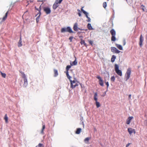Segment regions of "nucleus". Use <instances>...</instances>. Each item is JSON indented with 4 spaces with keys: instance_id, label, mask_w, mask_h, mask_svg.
<instances>
[{
    "instance_id": "29",
    "label": "nucleus",
    "mask_w": 147,
    "mask_h": 147,
    "mask_svg": "<svg viewBox=\"0 0 147 147\" xmlns=\"http://www.w3.org/2000/svg\"><path fill=\"white\" fill-rule=\"evenodd\" d=\"M84 7H82V8H81V11L83 13L85 14V15H86L87 14H88V13L86 11H85L83 9Z\"/></svg>"
},
{
    "instance_id": "3",
    "label": "nucleus",
    "mask_w": 147,
    "mask_h": 147,
    "mask_svg": "<svg viewBox=\"0 0 147 147\" xmlns=\"http://www.w3.org/2000/svg\"><path fill=\"white\" fill-rule=\"evenodd\" d=\"M131 69L130 68H128L125 75V78L126 81H127L130 77L131 74Z\"/></svg>"
},
{
    "instance_id": "11",
    "label": "nucleus",
    "mask_w": 147,
    "mask_h": 147,
    "mask_svg": "<svg viewBox=\"0 0 147 147\" xmlns=\"http://www.w3.org/2000/svg\"><path fill=\"white\" fill-rule=\"evenodd\" d=\"M44 11L46 13V14H48L51 12V10L50 8L48 7H45L43 9Z\"/></svg>"
},
{
    "instance_id": "52",
    "label": "nucleus",
    "mask_w": 147,
    "mask_h": 147,
    "mask_svg": "<svg viewBox=\"0 0 147 147\" xmlns=\"http://www.w3.org/2000/svg\"><path fill=\"white\" fill-rule=\"evenodd\" d=\"M126 1H127V0H125Z\"/></svg>"
},
{
    "instance_id": "21",
    "label": "nucleus",
    "mask_w": 147,
    "mask_h": 147,
    "mask_svg": "<svg viewBox=\"0 0 147 147\" xmlns=\"http://www.w3.org/2000/svg\"><path fill=\"white\" fill-rule=\"evenodd\" d=\"M82 131V129L80 128H78L77 129L76 133L77 134H79Z\"/></svg>"
},
{
    "instance_id": "36",
    "label": "nucleus",
    "mask_w": 147,
    "mask_h": 147,
    "mask_svg": "<svg viewBox=\"0 0 147 147\" xmlns=\"http://www.w3.org/2000/svg\"><path fill=\"white\" fill-rule=\"evenodd\" d=\"M33 1V0H27V2L28 3V4H29V3H32Z\"/></svg>"
},
{
    "instance_id": "26",
    "label": "nucleus",
    "mask_w": 147,
    "mask_h": 147,
    "mask_svg": "<svg viewBox=\"0 0 147 147\" xmlns=\"http://www.w3.org/2000/svg\"><path fill=\"white\" fill-rule=\"evenodd\" d=\"M80 43L82 45L84 44V45L86 47H87V45L86 43H85L84 40L82 39L81 40Z\"/></svg>"
},
{
    "instance_id": "13",
    "label": "nucleus",
    "mask_w": 147,
    "mask_h": 147,
    "mask_svg": "<svg viewBox=\"0 0 147 147\" xmlns=\"http://www.w3.org/2000/svg\"><path fill=\"white\" fill-rule=\"evenodd\" d=\"M127 131L129 134L131 135L132 133H134V134L136 133L135 129H132L131 128H129L127 129Z\"/></svg>"
},
{
    "instance_id": "39",
    "label": "nucleus",
    "mask_w": 147,
    "mask_h": 147,
    "mask_svg": "<svg viewBox=\"0 0 147 147\" xmlns=\"http://www.w3.org/2000/svg\"><path fill=\"white\" fill-rule=\"evenodd\" d=\"M74 37L73 36H70L69 38V39L70 40V41L71 42L72 41V39Z\"/></svg>"
},
{
    "instance_id": "16",
    "label": "nucleus",
    "mask_w": 147,
    "mask_h": 147,
    "mask_svg": "<svg viewBox=\"0 0 147 147\" xmlns=\"http://www.w3.org/2000/svg\"><path fill=\"white\" fill-rule=\"evenodd\" d=\"M8 11H7L5 13V16L2 18H0V20H1L2 22L4 21L7 19L8 15Z\"/></svg>"
},
{
    "instance_id": "10",
    "label": "nucleus",
    "mask_w": 147,
    "mask_h": 147,
    "mask_svg": "<svg viewBox=\"0 0 147 147\" xmlns=\"http://www.w3.org/2000/svg\"><path fill=\"white\" fill-rule=\"evenodd\" d=\"M111 51L112 52L116 53H119L120 51L118 50L116 48L114 47H111Z\"/></svg>"
},
{
    "instance_id": "2",
    "label": "nucleus",
    "mask_w": 147,
    "mask_h": 147,
    "mask_svg": "<svg viewBox=\"0 0 147 147\" xmlns=\"http://www.w3.org/2000/svg\"><path fill=\"white\" fill-rule=\"evenodd\" d=\"M61 33L68 32L70 33H73L70 27H67V28H63L61 29Z\"/></svg>"
},
{
    "instance_id": "17",
    "label": "nucleus",
    "mask_w": 147,
    "mask_h": 147,
    "mask_svg": "<svg viewBox=\"0 0 147 147\" xmlns=\"http://www.w3.org/2000/svg\"><path fill=\"white\" fill-rule=\"evenodd\" d=\"M22 38L21 36H20V39L18 43V46L19 47H21L22 46Z\"/></svg>"
},
{
    "instance_id": "18",
    "label": "nucleus",
    "mask_w": 147,
    "mask_h": 147,
    "mask_svg": "<svg viewBox=\"0 0 147 147\" xmlns=\"http://www.w3.org/2000/svg\"><path fill=\"white\" fill-rule=\"evenodd\" d=\"M75 58H76L75 60L74 61H73L72 63L70 62V65L71 66H73V65H77V62L76 61V57H75Z\"/></svg>"
},
{
    "instance_id": "28",
    "label": "nucleus",
    "mask_w": 147,
    "mask_h": 147,
    "mask_svg": "<svg viewBox=\"0 0 147 147\" xmlns=\"http://www.w3.org/2000/svg\"><path fill=\"white\" fill-rule=\"evenodd\" d=\"M0 72L2 77L4 78H5L6 76V74L5 73H2L1 71H0Z\"/></svg>"
},
{
    "instance_id": "30",
    "label": "nucleus",
    "mask_w": 147,
    "mask_h": 147,
    "mask_svg": "<svg viewBox=\"0 0 147 147\" xmlns=\"http://www.w3.org/2000/svg\"><path fill=\"white\" fill-rule=\"evenodd\" d=\"M62 1L63 0H56L55 2L58 4L61 3Z\"/></svg>"
},
{
    "instance_id": "25",
    "label": "nucleus",
    "mask_w": 147,
    "mask_h": 147,
    "mask_svg": "<svg viewBox=\"0 0 147 147\" xmlns=\"http://www.w3.org/2000/svg\"><path fill=\"white\" fill-rule=\"evenodd\" d=\"M91 138L87 137L84 140V141L86 143H87L88 142L89 140Z\"/></svg>"
},
{
    "instance_id": "7",
    "label": "nucleus",
    "mask_w": 147,
    "mask_h": 147,
    "mask_svg": "<svg viewBox=\"0 0 147 147\" xmlns=\"http://www.w3.org/2000/svg\"><path fill=\"white\" fill-rule=\"evenodd\" d=\"M71 65H67V66L66 67V76L67 78L69 79L70 80V78H71V77L69 76V74H68V71L69 69L71 68Z\"/></svg>"
},
{
    "instance_id": "37",
    "label": "nucleus",
    "mask_w": 147,
    "mask_h": 147,
    "mask_svg": "<svg viewBox=\"0 0 147 147\" xmlns=\"http://www.w3.org/2000/svg\"><path fill=\"white\" fill-rule=\"evenodd\" d=\"M40 14L39 16H38L36 19V22L37 23L38 21H39V16H40Z\"/></svg>"
},
{
    "instance_id": "33",
    "label": "nucleus",
    "mask_w": 147,
    "mask_h": 147,
    "mask_svg": "<svg viewBox=\"0 0 147 147\" xmlns=\"http://www.w3.org/2000/svg\"><path fill=\"white\" fill-rule=\"evenodd\" d=\"M4 119L5 120L6 123H7L8 121V117L7 116V115H5L4 117Z\"/></svg>"
},
{
    "instance_id": "12",
    "label": "nucleus",
    "mask_w": 147,
    "mask_h": 147,
    "mask_svg": "<svg viewBox=\"0 0 147 147\" xmlns=\"http://www.w3.org/2000/svg\"><path fill=\"white\" fill-rule=\"evenodd\" d=\"M143 41V38L142 34H141L140 38L139 45L140 47L142 46V43Z\"/></svg>"
},
{
    "instance_id": "42",
    "label": "nucleus",
    "mask_w": 147,
    "mask_h": 147,
    "mask_svg": "<svg viewBox=\"0 0 147 147\" xmlns=\"http://www.w3.org/2000/svg\"><path fill=\"white\" fill-rule=\"evenodd\" d=\"M126 44V41L125 40H123V45H125Z\"/></svg>"
},
{
    "instance_id": "1",
    "label": "nucleus",
    "mask_w": 147,
    "mask_h": 147,
    "mask_svg": "<svg viewBox=\"0 0 147 147\" xmlns=\"http://www.w3.org/2000/svg\"><path fill=\"white\" fill-rule=\"evenodd\" d=\"M70 82L71 88H75L77 86H78L79 83L78 82H77L75 80L72 81L71 80V78L69 80Z\"/></svg>"
},
{
    "instance_id": "4",
    "label": "nucleus",
    "mask_w": 147,
    "mask_h": 147,
    "mask_svg": "<svg viewBox=\"0 0 147 147\" xmlns=\"http://www.w3.org/2000/svg\"><path fill=\"white\" fill-rule=\"evenodd\" d=\"M115 69L116 72L118 75L120 76H122V71L121 70L119 69V67L117 64L115 65Z\"/></svg>"
},
{
    "instance_id": "46",
    "label": "nucleus",
    "mask_w": 147,
    "mask_h": 147,
    "mask_svg": "<svg viewBox=\"0 0 147 147\" xmlns=\"http://www.w3.org/2000/svg\"><path fill=\"white\" fill-rule=\"evenodd\" d=\"M35 9L36 10L39 11V9L38 8H37L36 7H35Z\"/></svg>"
},
{
    "instance_id": "34",
    "label": "nucleus",
    "mask_w": 147,
    "mask_h": 147,
    "mask_svg": "<svg viewBox=\"0 0 147 147\" xmlns=\"http://www.w3.org/2000/svg\"><path fill=\"white\" fill-rule=\"evenodd\" d=\"M103 6L104 8H105L107 7V3L106 2H104L103 3Z\"/></svg>"
},
{
    "instance_id": "49",
    "label": "nucleus",
    "mask_w": 147,
    "mask_h": 147,
    "mask_svg": "<svg viewBox=\"0 0 147 147\" xmlns=\"http://www.w3.org/2000/svg\"><path fill=\"white\" fill-rule=\"evenodd\" d=\"M142 9L143 11H144V8H142Z\"/></svg>"
},
{
    "instance_id": "24",
    "label": "nucleus",
    "mask_w": 147,
    "mask_h": 147,
    "mask_svg": "<svg viewBox=\"0 0 147 147\" xmlns=\"http://www.w3.org/2000/svg\"><path fill=\"white\" fill-rule=\"evenodd\" d=\"M87 28L89 30H91L93 29L90 24L88 23L87 25Z\"/></svg>"
},
{
    "instance_id": "15",
    "label": "nucleus",
    "mask_w": 147,
    "mask_h": 147,
    "mask_svg": "<svg viewBox=\"0 0 147 147\" xmlns=\"http://www.w3.org/2000/svg\"><path fill=\"white\" fill-rule=\"evenodd\" d=\"M133 118V117L132 116L129 117H128L126 120V123L127 124H129L131 120Z\"/></svg>"
},
{
    "instance_id": "5",
    "label": "nucleus",
    "mask_w": 147,
    "mask_h": 147,
    "mask_svg": "<svg viewBox=\"0 0 147 147\" xmlns=\"http://www.w3.org/2000/svg\"><path fill=\"white\" fill-rule=\"evenodd\" d=\"M97 93L96 92L94 95V99L96 101V105L97 108H98L100 106V102H98Z\"/></svg>"
},
{
    "instance_id": "23",
    "label": "nucleus",
    "mask_w": 147,
    "mask_h": 147,
    "mask_svg": "<svg viewBox=\"0 0 147 147\" xmlns=\"http://www.w3.org/2000/svg\"><path fill=\"white\" fill-rule=\"evenodd\" d=\"M116 56L114 55H113L112 56V57L111 59V62H113L115 61V59H116Z\"/></svg>"
},
{
    "instance_id": "40",
    "label": "nucleus",
    "mask_w": 147,
    "mask_h": 147,
    "mask_svg": "<svg viewBox=\"0 0 147 147\" xmlns=\"http://www.w3.org/2000/svg\"><path fill=\"white\" fill-rule=\"evenodd\" d=\"M41 10V5H40L39 7V13H40V14H41L40 11Z\"/></svg>"
},
{
    "instance_id": "47",
    "label": "nucleus",
    "mask_w": 147,
    "mask_h": 147,
    "mask_svg": "<svg viewBox=\"0 0 147 147\" xmlns=\"http://www.w3.org/2000/svg\"><path fill=\"white\" fill-rule=\"evenodd\" d=\"M78 14L79 16L80 17V16H81V14L80 13H78Z\"/></svg>"
},
{
    "instance_id": "31",
    "label": "nucleus",
    "mask_w": 147,
    "mask_h": 147,
    "mask_svg": "<svg viewBox=\"0 0 147 147\" xmlns=\"http://www.w3.org/2000/svg\"><path fill=\"white\" fill-rule=\"evenodd\" d=\"M86 15V17L88 19V20H87V21L88 22H90L91 20H90V18L88 17V14H87L86 15Z\"/></svg>"
},
{
    "instance_id": "20",
    "label": "nucleus",
    "mask_w": 147,
    "mask_h": 147,
    "mask_svg": "<svg viewBox=\"0 0 147 147\" xmlns=\"http://www.w3.org/2000/svg\"><path fill=\"white\" fill-rule=\"evenodd\" d=\"M59 6L58 4L57 3L55 2L54 4L53 5V8L54 9H55Z\"/></svg>"
},
{
    "instance_id": "43",
    "label": "nucleus",
    "mask_w": 147,
    "mask_h": 147,
    "mask_svg": "<svg viewBox=\"0 0 147 147\" xmlns=\"http://www.w3.org/2000/svg\"><path fill=\"white\" fill-rule=\"evenodd\" d=\"M20 72L22 74V77L23 76V74H25L24 72H22V71H20Z\"/></svg>"
},
{
    "instance_id": "38",
    "label": "nucleus",
    "mask_w": 147,
    "mask_h": 147,
    "mask_svg": "<svg viewBox=\"0 0 147 147\" xmlns=\"http://www.w3.org/2000/svg\"><path fill=\"white\" fill-rule=\"evenodd\" d=\"M42 145V144L39 143L38 146H36V147H41Z\"/></svg>"
},
{
    "instance_id": "35",
    "label": "nucleus",
    "mask_w": 147,
    "mask_h": 147,
    "mask_svg": "<svg viewBox=\"0 0 147 147\" xmlns=\"http://www.w3.org/2000/svg\"><path fill=\"white\" fill-rule=\"evenodd\" d=\"M88 42L89 43V44L91 45H93V41L91 40H88Z\"/></svg>"
},
{
    "instance_id": "22",
    "label": "nucleus",
    "mask_w": 147,
    "mask_h": 147,
    "mask_svg": "<svg viewBox=\"0 0 147 147\" xmlns=\"http://www.w3.org/2000/svg\"><path fill=\"white\" fill-rule=\"evenodd\" d=\"M54 76L55 77H56L58 75L57 70L56 69H54Z\"/></svg>"
},
{
    "instance_id": "8",
    "label": "nucleus",
    "mask_w": 147,
    "mask_h": 147,
    "mask_svg": "<svg viewBox=\"0 0 147 147\" xmlns=\"http://www.w3.org/2000/svg\"><path fill=\"white\" fill-rule=\"evenodd\" d=\"M96 78L99 80V84L101 86H104V83L102 80L101 78L99 76H97Z\"/></svg>"
},
{
    "instance_id": "14",
    "label": "nucleus",
    "mask_w": 147,
    "mask_h": 147,
    "mask_svg": "<svg viewBox=\"0 0 147 147\" xmlns=\"http://www.w3.org/2000/svg\"><path fill=\"white\" fill-rule=\"evenodd\" d=\"M78 24L77 23H76L74 24V26L73 27V28L74 30L75 31H77L78 30H81V29L80 28H78Z\"/></svg>"
},
{
    "instance_id": "50",
    "label": "nucleus",
    "mask_w": 147,
    "mask_h": 147,
    "mask_svg": "<svg viewBox=\"0 0 147 147\" xmlns=\"http://www.w3.org/2000/svg\"><path fill=\"white\" fill-rule=\"evenodd\" d=\"M37 1H38H38H41V2H42V1H38V0Z\"/></svg>"
},
{
    "instance_id": "48",
    "label": "nucleus",
    "mask_w": 147,
    "mask_h": 147,
    "mask_svg": "<svg viewBox=\"0 0 147 147\" xmlns=\"http://www.w3.org/2000/svg\"><path fill=\"white\" fill-rule=\"evenodd\" d=\"M141 6L143 7H145L144 6V5H141Z\"/></svg>"
},
{
    "instance_id": "19",
    "label": "nucleus",
    "mask_w": 147,
    "mask_h": 147,
    "mask_svg": "<svg viewBox=\"0 0 147 147\" xmlns=\"http://www.w3.org/2000/svg\"><path fill=\"white\" fill-rule=\"evenodd\" d=\"M115 45L117 48H118L120 50H123L122 47L121 45L118 44H116Z\"/></svg>"
},
{
    "instance_id": "51",
    "label": "nucleus",
    "mask_w": 147,
    "mask_h": 147,
    "mask_svg": "<svg viewBox=\"0 0 147 147\" xmlns=\"http://www.w3.org/2000/svg\"><path fill=\"white\" fill-rule=\"evenodd\" d=\"M78 11H80V10L78 9Z\"/></svg>"
},
{
    "instance_id": "44",
    "label": "nucleus",
    "mask_w": 147,
    "mask_h": 147,
    "mask_svg": "<svg viewBox=\"0 0 147 147\" xmlns=\"http://www.w3.org/2000/svg\"><path fill=\"white\" fill-rule=\"evenodd\" d=\"M130 144V143H128L126 145V147H128L129 146Z\"/></svg>"
},
{
    "instance_id": "6",
    "label": "nucleus",
    "mask_w": 147,
    "mask_h": 147,
    "mask_svg": "<svg viewBox=\"0 0 147 147\" xmlns=\"http://www.w3.org/2000/svg\"><path fill=\"white\" fill-rule=\"evenodd\" d=\"M110 33L112 35L111 40L112 41H115L116 40V39L115 37L116 35V32L114 30L112 29L110 31Z\"/></svg>"
},
{
    "instance_id": "9",
    "label": "nucleus",
    "mask_w": 147,
    "mask_h": 147,
    "mask_svg": "<svg viewBox=\"0 0 147 147\" xmlns=\"http://www.w3.org/2000/svg\"><path fill=\"white\" fill-rule=\"evenodd\" d=\"M22 78L24 79V86L25 87H26L28 85V81L27 80L26 76L25 74H23V76L22 77Z\"/></svg>"
},
{
    "instance_id": "32",
    "label": "nucleus",
    "mask_w": 147,
    "mask_h": 147,
    "mask_svg": "<svg viewBox=\"0 0 147 147\" xmlns=\"http://www.w3.org/2000/svg\"><path fill=\"white\" fill-rule=\"evenodd\" d=\"M115 77L114 76H112L111 78V80L113 82H114L115 80Z\"/></svg>"
},
{
    "instance_id": "41",
    "label": "nucleus",
    "mask_w": 147,
    "mask_h": 147,
    "mask_svg": "<svg viewBox=\"0 0 147 147\" xmlns=\"http://www.w3.org/2000/svg\"><path fill=\"white\" fill-rule=\"evenodd\" d=\"M105 84H106L107 85V88H108V87H109V82H105Z\"/></svg>"
},
{
    "instance_id": "27",
    "label": "nucleus",
    "mask_w": 147,
    "mask_h": 147,
    "mask_svg": "<svg viewBox=\"0 0 147 147\" xmlns=\"http://www.w3.org/2000/svg\"><path fill=\"white\" fill-rule=\"evenodd\" d=\"M42 129L41 131V133L42 134H44L43 130L45 128V125L44 124L43 125V124H42Z\"/></svg>"
},
{
    "instance_id": "45",
    "label": "nucleus",
    "mask_w": 147,
    "mask_h": 147,
    "mask_svg": "<svg viewBox=\"0 0 147 147\" xmlns=\"http://www.w3.org/2000/svg\"><path fill=\"white\" fill-rule=\"evenodd\" d=\"M131 96V94H130L129 95V97H128V99H130Z\"/></svg>"
}]
</instances>
